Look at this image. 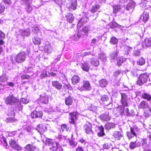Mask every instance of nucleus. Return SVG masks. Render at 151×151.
Instances as JSON below:
<instances>
[{
  "label": "nucleus",
  "instance_id": "obj_33",
  "mask_svg": "<svg viewBox=\"0 0 151 151\" xmlns=\"http://www.w3.org/2000/svg\"><path fill=\"white\" fill-rule=\"evenodd\" d=\"M35 148V146L30 144L27 145L25 147L26 150L28 151H34Z\"/></svg>",
  "mask_w": 151,
  "mask_h": 151
},
{
  "label": "nucleus",
  "instance_id": "obj_11",
  "mask_svg": "<svg viewBox=\"0 0 151 151\" xmlns=\"http://www.w3.org/2000/svg\"><path fill=\"white\" fill-rule=\"evenodd\" d=\"M142 46L143 47H150L151 46V38L148 39L146 38L145 39L142 44Z\"/></svg>",
  "mask_w": 151,
  "mask_h": 151
},
{
  "label": "nucleus",
  "instance_id": "obj_52",
  "mask_svg": "<svg viewBox=\"0 0 151 151\" xmlns=\"http://www.w3.org/2000/svg\"><path fill=\"white\" fill-rule=\"evenodd\" d=\"M117 110H120V113L121 115H122L123 114H124V107L119 106L118 107Z\"/></svg>",
  "mask_w": 151,
  "mask_h": 151
},
{
  "label": "nucleus",
  "instance_id": "obj_1",
  "mask_svg": "<svg viewBox=\"0 0 151 151\" xmlns=\"http://www.w3.org/2000/svg\"><path fill=\"white\" fill-rule=\"evenodd\" d=\"M26 54L24 52H20L14 58L16 62L21 63L24 62L26 59Z\"/></svg>",
  "mask_w": 151,
  "mask_h": 151
},
{
  "label": "nucleus",
  "instance_id": "obj_61",
  "mask_svg": "<svg viewBox=\"0 0 151 151\" xmlns=\"http://www.w3.org/2000/svg\"><path fill=\"white\" fill-rule=\"evenodd\" d=\"M134 54L136 56H138L139 55L140 52L139 50H135L134 51Z\"/></svg>",
  "mask_w": 151,
  "mask_h": 151
},
{
  "label": "nucleus",
  "instance_id": "obj_3",
  "mask_svg": "<svg viewBox=\"0 0 151 151\" xmlns=\"http://www.w3.org/2000/svg\"><path fill=\"white\" fill-rule=\"evenodd\" d=\"M18 101L17 98L14 97L12 95L8 96L5 100V103L7 104L13 105L16 103Z\"/></svg>",
  "mask_w": 151,
  "mask_h": 151
},
{
  "label": "nucleus",
  "instance_id": "obj_20",
  "mask_svg": "<svg viewBox=\"0 0 151 151\" xmlns=\"http://www.w3.org/2000/svg\"><path fill=\"white\" fill-rule=\"evenodd\" d=\"M19 32L22 36H28L30 34V30L29 29L25 30L20 29Z\"/></svg>",
  "mask_w": 151,
  "mask_h": 151
},
{
  "label": "nucleus",
  "instance_id": "obj_21",
  "mask_svg": "<svg viewBox=\"0 0 151 151\" xmlns=\"http://www.w3.org/2000/svg\"><path fill=\"white\" fill-rule=\"evenodd\" d=\"M55 146H53L52 147V149L54 151H62L63 149L61 147V146L58 143L56 142Z\"/></svg>",
  "mask_w": 151,
  "mask_h": 151
},
{
  "label": "nucleus",
  "instance_id": "obj_38",
  "mask_svg": "<svg viewBox=\"0 0 151 151\" xmlns=\"http://www.w3.org/2000/svg\"><path fill=\"white\" fill-rule=\"evenodd\" d=\"M113 136L118 140L119 139L122 137L120 132L117 131H116L114 133Z\"/></svg>",
  "mask_w": 151,
  "mask_h": 151
},
{
  "label": "nucleus",
  "instance_id": "obj_48",
  "mask_svg": "<svg viewBox=\"0 0 151 151\" xmlns=\"http://www.w3.org/2000/svg\"><path fill=\"white\" fill-rule=\"evenodd\" d=\"M55 3L59 5H61L65 3L66 0H54Z\"/></svg>",
  "mask_w": 151,
  "mask_h": 151
},
{
  "label": "nucleus",
  "instance_id": "obj_49",
  "mask_svg": "<svg viewBox=\"0 0 151 151\" xmlns=\"http://www.w3.org/2000/svg\"><path fill=\"white\" fill-rule=\"evenodd\" d=\"M121 71L119 70H116L114 73V76L115 77V80L118 77L120 74Z\"/></svg>",
  "mask_w": 151,
  "mask_h": 151
},
{
  "label": "nucleus",
  "instance_id": "obj_16",
  "mask_svg": "<svg viewBox=\"0 0 151 151\" xmlns=\"http://www.w3.org/2000/svg\"><path fill=\"white\" fill-rule=\"evenodd\" d=\"M40 100L44 104H47L48 102V96L45 94L44 95H41L40 97Z\"/></svg>",
  "mask_w": 151,
  "mask_h": 151
},
{
  "label": "nucleus",
  "instance_id": "obj_13",
  "mask_svg": "<svg viewBox=\"0 0 151 151\" xmlns=\"http://www.w3.org/2000/svg\"><path fill=\"white\" fill-rule=\"evenodd\" d=\"M121 101L122 105L124 106H127V102L126 95L124 93H122Z\"/></svg>",
  "mask_w": 151,
  "mask_h": 151
},
{
  "label": "nucleus",
  "instance_id": "obj_5",
  "mask_svg": "<svg viewBox=\"0 0 151 151\" xmlns=\"http://www.w3.org/2000/svg\"><path fill=\"white\" fill-rule=\"evenodd\" d=\"M9 144L11 147L15 150L18 151L22 150L21 147L16 143L15 141L14 140H10L9 142Z\"/></svg>",
  "mask_w": 151,
  "mask_h": 151
},
{
  "label": "nucleus",
  "instance_id": "obj_28",
  "mask_svg": "<svg viewBox=\"0 0 151 151\" xmlns=\"http://www.w3.org/2000/svg\"><path fill=\"white\" fill-rule=\"evenodd\" d=\"M73 98L71 96H69L65 98V103L66 105L70 106L73 103Z\"/></svg>",
  "mask_w": 151,
  "mask_h": 151
},
{
  "label": "nucleus",
  "instance_id": "obj_34",
  "mask_svg": "<svg viewBox=\"0 0 151 151\" xmlns=\"http://www.w3.org/2000/svg\"><path fill=\"white\" fill-rule=\"evenodd\" d=\"M87 19L85 18L81 19L79 21L78 24V26L81 27V24H83L86 23L87 22Z\"/></svg>",
  "mask_w": 151,
  "mask_h": 151
},
{
  "label": "nucleus",
  "instance_id": "obj_29",
  "mask_svg": "<svg viewBox=\"0 0 151 151\" xmlns=\"http://www.w3.org/2000/svg\"><path fill=\"white\" fill-rule=\"evenodd\" d=\"M81 68L83 70L87 72L88 71L90 68L89 64L86 63H82Z\"/></svg>",
  "mask_w": 151,
  "mask_h": 151
},
{
  "label": "nucleus",
  "instance_id": "obj_23",
  "mask_svg": "<svg viewBox=\"0 0 151 151\" xmlns=\"http://www.w3.org/2000/svg\"><path fill=\"white\" fill-rule=\"evenodd\" d=\"M115 126V124L114 123L110 122L107 123L105 125L106 129L108 130L114 128Z\"/></svg>",
  "mask_w": 151,
  "mask_h": 151
},
{
  "label": "nucleus",
  "instance_id": "obj_10",
  "mask_svg": "<svg viewBox=\"0 0 151 151\" xmlns=\"http://www.w3.org/2000/svg\"><path fill=\"white\" fill-rule=\"evenodd\" d=\"M42 111H35L31 113V116L32 118L41 117L42 116Z\"/></svg>",
  "mask_w": 151,
  "mask_h": 151
},
{
  "label": "nucleus",
  "instance_id": "obj_14",
  "mask_svg": "<svg viewBox=\"0 0 151 151\" xmlns=\"http://www.w3.org/2000/svg\"><path fill=\"white\" fill-rule=\"evenodd\" d=\"M135 3L133 1H130L128 4L126 9L129 11H132L134 7Z\"/></svg>",
  "mask_w": 151,
  "mask_h": 151
},
{
  "label": "nucleus",
  "instance_id": "obj_40",
  "mask_svg": "<svg viewBox=\"0 0 151 151\" xmlns=\"http://www.w3.org/2000/svg\"><path fill=\"white\" fill-rule=\"evenodd\" d=\"M100 6L99 5H94L91 8V13H93L97 11L99 9Z\"/></svg>",
  "mask_w": 151,
  "mask_h": 151
},
{
  "label": "nucleus",
  "instance_id": "obj_27",
  "mask_svg": "<svg viewBox=\"0 0 151 151\" xmlns=\"http://www.w3.org/2000/svg\"><path fill=\"white\" fill-rule=\"evenodd\" d=\"M91 64L92 65L97 67L99 64V61L95 58H92L91 59Z\"/></svg>",
  "mask_w": 151,
  "mask_h": 151
},
{
  "label": "nucleus",
  "instance_id": "obj_54",
  "mask_svg": "<svg viewBox=\"0 0 151 151\" xmlns=\"http://www.w3.org/2000/svg\"><path fill=\"white\" fill-rule=\"evenodd\" d=\"M20 101L23 104H27L29 102V100L27 99L22 98L20 99Z\"/></svg>",
  "mask_w": 151,
  "mask_h": 151
},
{
  "label": "nucleus",
  "instance_id": "obj_50",
  "mask_svg": "<svg viewBox=\"0 0 151 151\" xmlns=\"http://www.w3.org/2000/svg\"><path fill=\"white\" fill-rule=\"evenodd\" d=\"M26 11L28 13L32 11V7L30 6V4H27V5H26Z\"/></svg>",
  "mask_w": 151,
  "mask_h": 151
},
{
  "label": "nucleus",
  "instance_id": "obj_55",
  "mask_svg": "<svg viewBox=\"0 0 151 151\" xmlns=\"http://www.w3.org/2000/svg\"><path fill=\"white\" fill-rule=\"evenodd\" d=\"M90 110L92 111L93 112H95L97 111V107L96 106H92L90 108Z\"/></svg>",
  "mask_w": 151,
  "mask_h": 151
},
{
  "label": "nucleus",
  "instance_id": "obj_41",
  "mask_svg": "<svg viewBox=\"0 0 151 151\" xmlns=\"http://www.w3.org/2000/svg\"><path fill=\"white\" fill-rule=\"evenodd\" d=\"M109 99V98L107 95H104L101 97V101L103 104H104L105 101H108Z\"/></svg>",
  "mask_w": 151,
  "mask_h": 151
},
{
  "label": "nucleus",
  "instance_id": "obj_63",
  "mask_svg": "<svg viewBox=\"0 0 151 151\" xmlns=\"http://www.w3.org/2000/svg\"><path fill=\"white\" fill-rule=\"evenodd\" d=\"M103 147L105 149H108L110 147V146L108 144H105L103 145Z\"/></svg>",
  "mask_w": 151,
  "mask_h": 151
},
{
  "label": "nucleus",
  "instance_id": "obj_26",
  "mask_svg": "<svg viewBox=\"0 0 151 151\" xmlns=\"http://www.w3.org/2000/svg\"><path fill=\"white\" fill-rule=\"evenodd\" d=\"M108 83L107 81L104 79H102L99 81V86L103 87H104L106 86Z\"/></svg>",
  "mask_w": 151,
  "mask_h": 151
},
{
  "label": "nucleus",
  "instance_id": "obj_64",
  "mask_svg": "<svg viewBox=\"0 0 151 151\" xmlns=\"http://www.w3.org/2000/svg\"><path fill=\"white\" fill-rule=\"evenodd\" d=\"M76 151H84L83 148L81 146H78L76 149Z\"/></svg>",
  "mask_w": 151,
  "mask_h": 151
},
{
  "label": "nucleus",
  "instance_id": "obj_22",
  "mask_svg": "<svg viewBox=\"0 0 151 151\" xmlns=\"http://www.w3.org/2000/svg\"><path fill=\"white\" fill-rule=\"evenodd\" d=\"M93 31L92 29L89 26H86L84 27L82 29L83 32L86 34H87L89 32H91Z\"/></svg>",
  "mask_w": 151,
  "mask_h": 151
},
{
  "label": "nucleus",
  "instance_id": "obj_62",
  "mask_svg": "<svg viewBox=\"0 0 151 151\" xmlns=\"http://www.w3.org/2000/svg\"><path fill=\"white\" fill-rule=\"evenodd\" d=\"M29 0H21V3L27 5L29 4L28 1Z\"/></svg>",
  "mask_w": 151,
  "mask_h": 151
},
{
  "label": "nucleus",
  "instance_id": "obj_6",
  "mask_svg": "<svg viewBox=\"0 0 151 151\" xmlns=\"http://www.w3.org/2000/svg\"><path fill=\"white\" fill-rule=\"evenodd\" d=\"M69 114L71 117L69 121L70 122V123L75 124L76 120L78 118V113L77 112H74L72 113H70Z\"/></svg>",
  "mask_w": 151,
  "mask_h": 151
},
{
  "label": "nucleus",
  "instance_id": "obj_56",
  "mask_svg": "<svg viewBox=\"0 0 151 151\" xmlns=\"http://www.w3.org/2000/svg\"><path fill=\"white\" fill-rule=\"evenodd\" d=\"M41 76L42 78L44 77L48 76L47 75V71L45 70H44L41 74Z\"/></svg>",
  "mask_w": 151,
  "mask_h": 151
},
{
  "label": "nucleus",
  "instance_id": "obj_32",
  "mask_svg": "<svg viewBox=\"0 0 151 151\" xmlns=\"http://www.w3.org/2000/svg\"><path fill=\"white\" fill-rule=\"evenodd\" d=\"M66 17L67 18V21L70 23L71 22L74 20L73 16V14L70 13L67 14L66 15Z\"/></svg>",
  "mask_w": 151,
  "mask_h": 151
},
{
  "label": "nucleus",
  "instance_id": "obj_51",
  "mask_svg": "<svg viewBox=\"0 0 151 151\" xmlns=\"http://www.w3.org/2000/svg\"><path fill=\"white\" fill-rule=\"evenodd\" d=\"M17 121L14 118H9L7 119V122L8 123H12L15 122Z\"/></svg>",
  "mask_w": 151,
  "mask_h": 151
},
{
  "label": "nucleus",
  "instance_id": "obj_12",
  "mask_svg": "<svg viewBox=\"0 0 151 151\" xmlns=\"http://www.w3.org/2000/svg\"><path fill=\"white\" fill-rule=\"evenodd\" d=\"M149 107V105L148 103L145 101H141L139 106V107L140 109H148Z\"/></svg>",
  "mask_w": 151,
  "mask_h": 151
},
{
  "label": "nucleus",
  "instance_id": "obj_58",
  "mask_svg": "<svg viewBox=\"0 0 151 151\" xmlns=\"http://www.w3.org/2000/svg\"><path fill=\"white\" fill-rule=\"evenodd\" d=\"M39 31V28L37 27H34L32 29V31L35 33L37 34V33Z\"/></svg>",
  "mask_w": 151,
  "mask_h": 151
},
{
  "label": "nucleus",
  "instance_id": "obj_35",
  "mask_svg": "<svg viewBox=\"0 0 151 151\" xmlns=\"http://www.w3.org/2000/svg\"><path fill=\"white\" fill-rule=\"evenodd\" d=\"M142 98L148 101H150L151 100V95L146 93H144L142 94Z\"/></svg>",
  "mask_w": 151,
  "mask_h": 151
},
{
  "label": "nucleus",
  "instance_id": "obj_57",
  "mask_svg": "<svg viewBox=\"0 0 151 151\" xmlns=\"http://www.w3.org/2000/svg\"><path fill=\"white\" fill-rule=\"evenodd\" d=\"M5 7L4 5H0V14L3 12L5 10Z\"/></svg>",
  "mask_w": 151,
  "mask_h": 151
},
{
  "label": "nucleus",
  "instance_id": "obj_9",
  "mask_svg": "<svg viewBox=\"0 0 151 151\" xmlns=\"http://www.w3.org/2000/svg\"><path fill=\"white\" fill-rule=\"evenodd\" d=\"M36 130L40 134H42L46 130L47 127L43 125L42 124H40L37 126L36 127Z\"/></svg>",
  "mask_w": 151,
  "mask_h": 151
},
{
  "label": "nucleus",
  "instance_id": "obj_24",
  "mask_svg": "<svg viewBox=\"0 0 151 151\" xmlns=\"http://www.w3.org/2000/svg\"><path fill=\"white\" fill-rule=\"evenodd\" d=\"M99 132L97 133V135L99 137H102L105 135L104 132V129L102 126H100L98 127Z\"/></svg>",
  "mask_w": 151,
  "mask_h": 151
},
{
  "label": "nucleus",
  "instance_id": "obj_36",
  "mask_svg": "<svg viewBox=\"0 0 151 151\" xmlns=\"http://www.w3.org/2000/svg\"><path fill=\"white\" fill-rule=\"evenodd\" d=\"M33 42L35 44L40 45L41 43V40L40 38L38 37H35L33 40Z\"/></svg>",
  "mask_w": 151,
  "mask_h": 151
},
{
  "label": "nucleus",
  "instance_id": "obj_59",
  "mask_svg": "<svg viewBox=\"0 0 151 151\" xmlns=\"http://www.w3.org/2000/svg\"><path fill=\"white\" fill-rule=\"evenodd\" d=\"M129 49L130 48L129 47L127 46L125 47L124 48V50L125 51V53H124L125 54H128L129 53Z\"/></svg>",
  "mask_w": 151,
  "mask_h": 151
},
{
  "label": "nucleus",
  "instance_id": "obj_4",
  "mask_svg": "<svg viewBox=\"0 0 151 151\" xmlns=\"http://www.w3.org/2000/svg\"><path fill=\"white\" fill-rule=\"evenodd\" d=\"M91 87L90 83L88 81H83L82 86H79L78 89L80 91H90L91 90Z\"/></svg>",
  "mask_w": 151,
  "mask_h": 151
},
{
  "label": "nucleus",
  "instance_id": "obj_30",
  "mask_svg": "<svg viewBox=\"0 0 151 151\" xmlns=\"http://www.w3.org/2000/svg\"><path fill=\"white\" fill-rule=\"evenodd\" d=\"M100 117L102 120L106 121L109 120L111 119V117L109 116L108 113L106 114L101 115Z\"/></svg>",
  "mask_w": 151,
  "mask_h": 151
},
{
  "label": "nucleus",
  "instance_id": "obj_8",
  "mask_svg": "<svg viewBox=\"0 0 151 151\" xmlns=\"http://www.w3.org/2000/svg\"><path fill=\"white\" fill-rule=\"evenodd\" d=\"M70 2L67 4V6L73 10H75L77 6L76 0H70Z\"/></svg>",
  "mask_w": 151,
  "mask_h": 151
},
{
  "label": "nucleus",
  "instance_id": "obj_43",
  "mask_svg": "<svg viewBox=\"0 0 151 151\" xmlns=\"http://www.w3.org/2000/svg\"><path fill=\"white\" fill-rule=\"evenodd\" d=\"M69 128L66 124H63L61 126V130L62 132L68 131Z\"/></svg>",
  "mask_w": 151,
  "mask_h": 151
},
{
  "label": "nucleus",
  "instance_id": "obj_25",
  "mask_svg": "<svg viewBox=\"0 0 151 151\" xmlns=\"http://www.w3.org/2000/svg\"><path fill=\"white\" fill-rule=\"evenodd\" d=\"M71 80L72 83L73 84H76L78 83L80 80L79 77L76 75L73 76Z\"/></svg>",
  "mask_w": 151,
  "mask_h": 151
},
{
  "label": "nucleus",
  "instance_id": "obj_37",
  "mask_svg": "<svg viewBox=\"0 0 151 151\" xmlns=\"http://www.w3.org/2000/svg\"><path fill=\"white\" fill-rule=\"evenodd\" d=\"M99 58L103 61H105L107 59L106 54L103 53H101L99 54Z\"/></svg>",
  "mask_w": 151,
  "mask_h": 151
},
{
  "label": "nucleus",
  "instance_id": "obj_18",
  "mask_svg": "<svg viewBox=\"0 0 151 151\" xmlns=\"http://www.w3.org/2000/svg\"><path fill=\"white\" fill-rule=\"evenodd\" d=\"M149 17V13L146 12H144L141 16L140 19H142L143 21L145 22L148 20Z\"/></svg>",
  "mask_w": 151,
  "mask_h": 151
},
{
  "label": "nucleus",
  "instance_id": "obj_17",
  "mask_svg": "<svg viewBox=\"0 0 151 151\" xmlns=\"http://www.w3.org/2000/svg\"><path fill=\"white\" fill-rule=\"evenodd\" d=\"M127 136L129 139L132 138L134 136H136V134L134 130V129L132 127L130 128V132H127Z\"/></svg>",
  "mask_w": 151,
  "mask_h": 151
},
{
  "label": "nucleus",
  "instance_id": "obj_31",
  "mask_svg": "<svg viewBox=\"0 0 151 151\" xmlns=\"http://www.w3.org/2000/svg\"><path fill=\"white\" fill-rule=\"evenodd\" d=\"M126 58L123 57H119L116 59L117 64L118 65H121L122 63L126 60Z\"/></svg>",
  "mask_w": 151,
  "mask_h": 151
},
{
  "label": "nucleus",
  "instance_id": "obj_2",
  "mask_svg": "<svg viewBox=\"0 0 151 151\" xmlns=\"http://www.w3.org/2000/svg\"><path fill=\"white\" fill-rule=\"evenodd\" d=\"M149 76V74L147 73L141 74L137 80V83L138 85H141L146 83Z\"/></svg>",
  "mask_w": 151,
  "mask_h": 151
},
{
  "label": "nucleus",
  "instance_id": "obj_60",
  "mask_svg": "<svg viewBox=\"0 0 151 151\" xmlns=\"http://www.w3.org/2000/svg\"><path fill=\"white\" fill-rule=\"evenodd\" d=\"M69 143L70 146L73 147H74L76 145V143L72 141H70Z\"/></svg>",
  "mask_w": 151,
  "mask_h": 151
},
{
  "label": "nucleus",
  "instance_id": "obj_47",
  "mask_svg": "<svg viewBox=\"0 0 151 151\" xmlns=\"http://www.w3.org/2000/svg\"><path fill=\"white\" fill-rule=\"evenodd\" d=\"M145 62L144 59L142 58H139L137 62V64L140 65H142L144 64Z\"/></svg>",
  "mask_w": 151,
  "mask_h": 151
},
{
  "label": "nucleus",
  "instance_id": "obj_53",
  "mask_svg": "<svg viewBox=\"0 0 151 151\" xmlns=\"http://www.w3.org/2000/svg\"><path fill=\"white\" fill-rule=\"evenodd\" d=\"M81 37V35L79 33L75 34L73 36V38L74 40H77L79 38Z\"/></svg>",
  "mask_w": 151,
  "mask_h": 151
},
{
  "label": "nucleus",
  "instance_id": "obj_19",
  "mask_svg": "<svg viewBox=\"0 0 151 151\" xmlns=\"http://www.w3.org/2000/svg\"><path fill=\"white\" fill-rule=\"evenodd\" d=\"M141 145L140 143L137 141L135 142H132L130 143L129 147L131 149H134L137 147Z\"/></svg>",
  "mask_w": 151,
  "mask_h": 151
},
{
  "label": "nucleus",
  "instance_id": "obj_44",
  "mask_svg": "<svg viewBox=\"0 0 151 151\" xmlns=\"http://www.w3.org/2000/svg\"><path fill=\"white\" fill-rule=\"evenodd\" d=\"M113 9L114 13H116L117 12L120 11L121 9V7L119 5H115L113 6Z\"/></svg>",
  "mask_w": 151,
  "mask_h": 151
},
{
  "label": "nucleus",
  "instance_id": "obj_45",
  "mask_svg": "<svg viewBox=\"0 0 151 151\" xmlns=\"http://www.w3.org/2000/svg\"><path fill=\"white\" fill-rule=\"evenodd\" d=\"M8 79V78L5 74H2L0 77V81L1 82H4Z\"/></svg>",
  "mask_w": 151,
  "mask_h": 151
},
{
  "label": "nucleus",
  "instance_id": "obj_42",
  "mask_svg": "<svg viewBox=\"0 0 151 151\" xmlns=\"http://www.w3.org/2000/svg\"><path fill=\"white\" fill-rule=\"evenodd\" d=\"M118 42V39L114 37H112L110 41V43L113 44H116Z\"/></svg>",
  "mask_w": 151,
  "mask_h": 151
},
{
  "label": "nucleus",
  "instance_id": "obj_7",
  "mask_svg": "<svg viewBox=\"0 0 151 151\" xmlns=\"http://www.w3.org/2000/svg\"><path fill=\"white\" fill-rule=\"evenodd\" d=\"M84 129L87 134H89L92 132V125L89 122H87L84 126Z\"/></svg>",
  "mask_w": 151,
  "mask_h": 151
},
{
  "label": "nucleus",
  "instance_id": "obj_15",
  "mask_svg": "<svg viewBox=\"0 0 151 151\" xmlns=\"http://www.w3.org/2000/svg\"><path fill=\"white\" fill-rule=\"evenodd\" d=\"M52 86L57 89L58 90H60L62 87V85L58 81H54L52 82Z\"/></svg>",
  "mask_w": 151,
  "mask_h": 151
},
{
  "label": "nucleus",
  "instance_id": "obj_39",
  "mask_svg": "<svg viewBox=\"0 0 151 151\" xmlns=\"http://www.w3.org/2000/svg\"><path fill=\"white\" fill-rule=\"evenodd\" d=\"M44 50L48 53H50L52 51V48L51 46L49 45H46L44 47Z\"/></svg>",
  "mask_w": 151,
  "mask_h": 151
},
{
  "label": "nucleus",
  "instance_id": "obj_46",
  "mask_svg": "<svg viewBox=\"0 0 151 151\" xmlns=\"http://www.w3.org/2000/svg\"><path fill=\"white\" fill-rule=\"evenodd\" d=\"M117 53L116 52L111 53L110 55L111 61V62L113 61L115 58L117 57Z\"/></svg>",
  "mask_w": 151,
  "mask_h": 151
}]
</instances>
